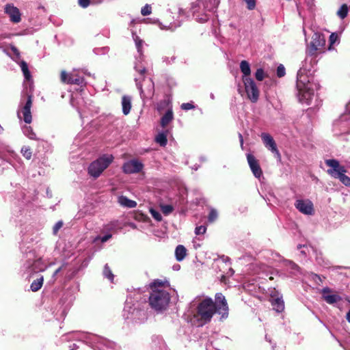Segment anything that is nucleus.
<instances>
[{"instance_id": "obj_1", "label": "nucleus", "mask_w": 350, "mask_h": 350, "mask_svg": "<svg viewBox=\"0 0 350 350\" xmlns=\"http://www.w3.org/2000/svg\"><path fill=\"white\" fill-rule=\"evenodd\" d=\"M228 306L225 296L217 293L215 295V301L212 298L206 297L201 300L196 307V313L194 318L198 321V326H202L209 323L213 315L217 314L221 321L226 319L228 317Z\"/></svg>"}, {"instance_id": "obj_2", "label": "nucleus", "mask_w": 350, "mask_h": 350, "mask_svg": "<svg viewBox=\"0 0 350 350\" xmlns=\"http://www.w3.org/2000/svg\"><path fill=\"white\" fill-rule=\"evenodd\" d=\"M144 299L139 291L131 292L125 301L123 317L126 321L132 323H143L147 319L144 310Z\"/></svg>"}, {"instance_id": "obj_3", "label": "nucleus", "mask_w": 350, "mask_h": 350, "mask_svg": "<svg viewBox=\"0 0 350 350\" xmlns=\"http://www.w3.org/2000/svg\"><path fill=\"white\" fill-rule=\"evenodd\" d=\"M170 283L167 281L155 280L150 284L152 292L149 296L150 307L159 312L165 310L170 301V295L167 291Z\"/></svg>"}, {"instance_id": "obj_4", "label": "nucleus", "mask_w": 350, "mask_h": 350, "mask_svg": "<svg viewBox=\"0 0 350 350\" xmlns=\"http://www.w3.org/2000/svg\"><path fill=\"white\" fill-rule=\"evenodd\" d=\"M62 340L82 341L90 344L93 348L97 350H117L118 349L117 344L113 341L97 335L79 332H72L62 336Z\"/></svg>"}, {"instance_id": "obj_5", "label": "nucleus", "mask_w": 350, "mask_h": 350, "mask_svg": "<svg viewBox=\"0 0 350 350\" xmlns=\"http://www.w3.org/2000/svg\"><path fill=\"white\" fill-rule=\"evenodd\" d=\"M220 3L219 0H197L191 3V9L196 21L206 22L209 18L207 12H215Z\"/></svg>"}, {"instance_id": "obj_6", "label": "nucleus", "mask_w": 350, "mask_h": 350, "mask_svg": "<svg viewBox=\"0 0 350 350\" xmlns=\"http://www.w3.org/2000/svg\"><path fill=\"white\" fill-rule=\"evenodd\" d=\"M317 63L316 55L306 53V57L301 62V66L297 72L296 85L299 88H304L306 85V81L314 80L312 74Z\"/></svg>"}, {"instance_id": "obj_7", "label": "nucleus", "mask_w": 350, "mask_h": 350, "mask_svg": "<svg viewBox=\"0 0 350 350\" xmlns=\"http://www.w3.org/2000/svg\"><path fill=\"white\" fill-rule=\"evenodd\" d=\"M133 38L138 53V55L135 57L134 69L135 72L139 74V76L135 77V81L137 88L139 90L140 95L142 97L144 96V90L142 88V81L144 80V75L146 71L144 64L143 63L142 45L144 44V41L135 34H133Z\"/></svg>"}, {"instance_id": "obj_8", "label": "nucleus", "mask_w": 350, "mask_h": 350, "mask_svg": "<svg viewBox=\"0 0 350 350\" xmlns=\"http://www.w3.org/2000/svg\"><path fill=\"white\" fill-rule=\"evenodd\" d=\"M305 85L304 88H299L297 85V98L301 103L310 105L312 104L313 98L317 97L314 92L319 88V84L314 80H309V81H306ZM315 102L319 103L317 98L315 99ZM315 105L318 106L319 103Z\"/></svg>"}, {"instance_id": "obj_9", "label": "nucleus", "mask_w": 350, "mask_h": 350, "mask_svg": "<svg viewBox=\"0 0 350 350\" xmlns=\"http://www.w3.org/2000/svg\"><path fill=\"white\" fill-rule=\"evenodd\" d=\"M332 131L336 136L350 134V100L346 104L344 112L334 122Z\"/></svg>"}, {"instance_id": "obj_10", "label": "nucleus", "mask_w": 350, "mask_h": 350, "mask_svg": "<svg viewBox=\"0 0 350 350\" xmlns=\"http://www.w3.org/2000/svg\"><path fill=\"white\" fill-rule=\"evenodd\" d=\"M33 96L27 94L26 96H23L20 103V109L18 111L17 115L20 120H23L27 124H30L32 121V116L31 108L33 103Z\"/></svg>"}, {"instance_id": "obj_11", "label": "nucleus", "mask_w": 350, "mask_h": 350, "mask_svg": "<svg viewBox=\"0 0 350 350\" xmlns=\"http://www.w3.org/2000/svg\"><path fill=\"white\" fill-rule=\"evenodd\" d=\"M113 160L111 154H103L92 162L88 167L89 175H100Z\"/></svg>"}, {"instance_id": "obj_12", "label": "nucleus", "mask_w": 350, "mask_h": 350, "mask_svg": "<svg viewBox=\"0 0 350 350\" xmlns=\"http://www.w3.org/2000/svg\"><path fill=\"white\" fill-rule=\"evenodd\" d=\"M27 260L23 264L22 268L25 271L39 272L45 269V265L40 258L34 259L35 252L29 251L26 254Z\"/></svg>"}, {"instance_id": "obj_13", "label": "nucleus", "mask_w": 350, "mask_h": 350, "mask_svg": "<svg viewBox=\"0 0 350 350\" xmlns=\"http://www.w3.org/2000/svg\"><path fill=\"white\" fill-rule=\"evenodd\" d=\"M325 45V36L319 32H314L310 43L308 45L306 53L316 55L318 51H321Z\"/></svg>"}, {"instance_id": "obj_14", "label": "nucleus", "mask_w": 350, "mask_h": 350, "mask_svg": "<svg viewBox=\"0 0 350 350\" xmlns=\"http://www.w3.org/2000/svg\"><path fill=\"white\" fill-rule=\"evenodd\" d=\"M243 82L248 98L256 103L259 97V90L255 81L252 78H243Z\"/></svg>"}, {"instance_id": "obj_15", "label": "nucleus", "mask_w": 350, "mask_h": 350, "mask_svg": "<svg viewBox=\"0 0 350 350\" xmlns=\"http://www.w3.org/2000/svg\"><path fill=\"white\" fill-rule=\"evenodd\" d=\"M61 81L65 83L75 84L81 87L85 85L84 78L79 75L75 71L70 73H67L66 71H62Z\"/></svg>"}, {"instance_id": "obj_16", "label": "nucleus", "mask_w": 350, "mask_h": 350, "mask_svg": "<svg viewBox=\"0 0 350 350\" xmlns=\"http://www.w3.org/2000/svg\"><path fill=\"white\" fill-rule=\"evenodd\" d=\"M260 137L265 146L274 154L275 158L280 159V153L278 150L277 145L271 135L267 133H261Z\"/></svg>"}, {"instance_id": "obj_17", "label": "nucleus", "mask_w": 350, "mask_h": 350, "mask_svg": "<svg viewBox=\"0 0 350 350\" xmlns=\"http://www.w3.org/2000/svg\"><path fill=\"white\" fill-rule=\"evenodd\" d=\"M295 206L304 215H311L314 213L313 204L309 200H297L295 202Z\"/></svg>"}, {"instance_id": "obj_18", "label": "nucleus", "mask_w": 350, "mask_h": 350, "mask_svg": "<svg viewBox=\"0 0 350 350\" xmlns=\"http://www.w3.org/2000/svg\"><path fill=\"white\" fill-rule=\"evenodd\" d=\"M4 12L10 17L13 23H18L21 21V12L19 9L12 3H7L4 7Z\"/></svg>"}, {"instance_id": "obj_19", "label": "nucleus", "mask_w": 350, "mask_h": 350, "mask_svg": "<svg viewBox=\"0 0 350 350\" xmlns=\"http://www.w3.org/2000/svg\"><path fill=\"white\" fill-rule=\"evenodd\" d=\"M325 163L326 165L329 167L327 172L329 174L335 172L336 173V175H345V174L347 172L345 167L342 165H340L338 161L336 159H327L325 160Z\"/></svg>"}, {"instance_id": "obj_20", "label": "nucleus", "mask_w": 350, "mask_h": 350, "mask_svg": "<svg viewBox=\"0 0 350 350\" xmlns=\"http://www.w3.org/2000/svg\"><path fill=\"white\" fill-rule=\"evenodd\" d=\"M143 168V164L137 160H131L123 165L124 172L126 174H135L139 172Z\"/></svg>"}, {"instance_id": "obj_21", "label": "nucleus", "mask_w": 350, "mask_h": 350, "mask_svg": "<svg viewBox=\"0 0 350 350\" xmlns=\"http://www.w3.org/2000/svg\"><path fill=\"white\" fill-rule=\"evenodd\" d=\"M332 290L328 287H325L321 290L323 299L329 304H334L340 301L341 297L337 294H331Z\"/></svg>"}, {"instance_id": "obj_22", "label": "nucleus", "mask_w": 350, "mask_h": 350, "mask_svg": "<svg viewBox=\"0 0 350 350\" xmlns=\"http://www.w3.org/2000/svg\"><path fill=\"white\" fill-rule=\"evenodd\" d=\"M247 160L254 175H260L262 171L255 157L251 154H247Z\"/></svg>"}, {"instance_id": "obj_23", "label": "nucleus", "mask_w": 350, "mask_h": 350, "mask_svg": "<svg viewBox=\"0 0 350 350\" xmlns=\"http://www.w3.org/2000/svg\"><path fill=\"white\" fill-rule=\"evenodd\" d=\"M154 23H158L159 28L162 30H169L171 31H174L176 28L180 27L182 23L180 21H174L172 23H170L167 25H163L162 23L159 22L158 19L154 20Z\"/></svg>"}, {"instance_id": "obj_24", "label": "nucleus", "mask_w": 350, "mask_h": 350, "mask_svg": "<svg viewBox=\"0 0 350 350\" xmlns=\"http://www.w3.org/2000/svg\"><path fill=\"white\" fill-rule=\"evenodd\" d=\"M118 202L120 206L126 208H132L137 206V202L135 201L130 200L124 196H120L118 198Z\"/></svg>"}, {"instance_id": "obj_25", "label": "nucleus", "mask_w": 350, "mask_h": 350, "mask_svg": "<svg viewBox=\"0 0 350 350\" xmlns=\"http://www.w3.org/2000/svg\"><path fill=\"white\" fill-rule=\"evenodd\" d=\"M122 113L124 115H128L131 109V97L127 95H124L122 98Z\"/></svg>"}, {"instance_id": "obj_26", "label": "nucleus", "mask_w": 350, "mask_h": 350, "mask_svg": "<svg viewBox=\"0 0 350 350\" xmlns=\"http://www.w3.org/2000/svg\"><path fill=\"white\" fill-rule=\"evenodd\" d=\"M174 119L172 109H168L165 113L161 118V126L165 128Z\"/></svg>"}, {"instance_id": "obj_27", "label": "nucleus", "mask_w": 350, "mask_h": 350, "mask_svg": "<svg viewBox=\"0 0 350 350\" xmlns=\"http://www.w3.org/2000/svg\"><path fill=\"white\" fill-rule=\"evenodd\" d=\"M22 131L23 134L29 139L36 141L40 140V138L37 137L36 133L30 126H23L22 127Z\"/></svg>"}, {"instance_id": "obj_28", "label": "nucleus", "mask_w": 350, "mask_h": 350, "mask_svg": "<svg viewBox=\"0 0 350 350\" xmlns=\"http://www.w3.org/2000/svg\"><path fill=\"white\" fill-rule=\"evenodd\" d=\"M187 255V249L183 245H178L175 250V257L177 261H182Z\"/></svg>"}, {"instance_id": "obj_29", "label": "nucleus", "mask_w": 350, "mask_h": 350, "mask_svg": "<svg viewBox=\"0 0 350 350\" xmlns=\"http://www.w3.org/2000/svg\"><path fill=\"white\" fill-rule=\"evenodd\" d=\"M240 70L243 73V78H250L251 68L249 62L246 60H243L240 63Z\"/></svg>"}, {"instance_id": "obj_30", "label": "nucleus", "mask_w": 350, "mask_h": 350, "mask_svg": "<svg viewBox=\"0 0 350 350\" xmlns=\"http://www.w3.org/2000/svg\"><path fill=\"white\" fill-rule=\"evenodd\" d=\"M271 305H272L273 309L277 312H281L284 309V301L282 299V297L281 298L278 297V298L273 299L271 301Z\"/></svg>"}, {"instance_id": "obj_31", "label": "nucleus", "mask_w": 350, "mask_h": 350, "mask_svg": "<svg viewBox=\"0 0 350 350\" xmlns=\"http://www.w3.org/2000/svg\"><path fill=\"white\" fill-rule=\"evenodd\" d=\"M155 142L161 146L164 147L167 145V131L159 133L155 137Z\"/></svg>"}, {"instance_id": "obj_32", "label": "nucleus", "mask_w": 350, "mask_h": 350, "mask_svg": "<svg viewBox=\"0 0 350 350\" xmlns=\"http://www.w3.org/2000/svg\"><path fill=\"white\" fill-rule=\"evenodd\" d=\"M44 278L40 276L39 278L33 280L31 284L30 288L33 292H36L41 288L43 284Z\"/></svg>"}, {"instance_id": "obj_33", "label": "nucleus", "mask_w": 350, "mask_h": 350, "mask_svg": "<svg viewBox=\"0 0 350 350\" xmlns=\"http://www.w3.org/2000/svg\"><path fill=\"white\" fill-rule=\"evenodd\" d=\"M19 64L25 78L27 80H29L31 77V74L29 70L27 64L25 61L22 60L20 62Z\"/></svg>"}, {"instance_id": "obj_34", "label": "nucleus", "mask_w": 350, "mask_h": 350, "mask_svg": "<svg viewBox=\"0 0 350 350\" xmlns=\"http://www.w3.org/2000/svg\"><path fill=\"white\" fill-rule=\"evenodd\" d=\"M348 14V7L346 4H342L337 12V15L341 19H344Z\"/></svg>"}, {"instance_id": "obj_35", "label": "nucleus", "mask_w": 350, "mask_h": 350, "mask_svg": "<svg viewBox=\"0 0 350 350\" xmlns=\"http://www.w3.org/2000/svg\"><path fill=\"white\" fill-rule=\"evenodd\" d=\"M103 275L110 282H113V278H114V275L113 274L112 271H111V269L107 264H106L104 267Z\"/></svg>"}, {"instance_id": "obj_36", "label": "nucleus", "mask_w": 350, "mask_h": 350, "mask_svg": "<svg viewBox=\"0 0 350 350\" xmlns=\"http://www.w3.org/2000/svg\"><path fill=\"white\" fill-rule=\"evenodd\" d=\"M284 265L291 270V273H294L298 270V266L293 262L288 260H284Z\"/></svg>"}, {"instance_id": "obj_37", "label": "nucleus", "mask_w": 350, "mask_h": 350, "mask_svg": "<svg viewBox=\"0 0 350 350\" xmlns=\"http://www.w3.org/2000/svg\"><path fill=\"white\" fill-rule=\"evenodd\" d=\"M3 152L12 154L13 153V150L9 145L6 144L3 142L0 141V153Z\"/></svg>"}, {"instance_id": "obj_38", "label": "nucleus", "mask_w": 350, "mask_h": 350, "mask_svg": "<svg viewBox=\"0 0 350 350\" xmlns=\"http://www.w3.org/2000/svg\"><path fill=\"white\" fill-rule=\"evenodd\" d=\"M21 154H23V156L25 159L29 160L31 158L32 152H31V148L29 146H23L21 148Z\"/></svg>"}, {"instance_id": "obj_39", "label": "nucleus", "mask_w": 350, "mask_h": 350, "mask_svg": "<svg viewBox=\"0 0 350 350\" xmlns=\"http://www.w3.org/2000/svg\"><path fill=\"white\" fill-rule=\"evenodd\" d=\"M161 209L165 215H168L174 211V207L170 204H162Z\"/></svg>"}, {"instance_id": "obj_40", "label": "nucleus", "mask_w": 350, "mask_h": 350, "mask_svg": "<svg viewBox=\"0 0 350 350\" xmlns=\"http://www.w3.org/2000/svg\"><path fill=\"white\" fill-rule=\"evenodd\" d=\"M10 49L14 55V57H13L12 59L16 62L19 60L21 58V54L18 49L12 44L10 45Z\"/></svg>"}, {"instance_id": "obj_41", "label": "nucleus", "mask_w": 350, "mask_h": 350, "mask_svg": "<svg viewBox=\"0 0 350 350\" xmlns=\"http://www.w3.org/2000/svg\"><path fill=\"white\" fill-rule=\"evenodd\" d=\"M265 74L264 70L261 68H258L255 72V78L257 81H262L265 78Z\"/></svg>"}, {"instance_id": "obj_42", "label": "nucleus", "mask_w": 350, "mask_h": 350, "mask_svg": "<svg viewBox=\"0 0 350 350\" xmlns=\"http://www.w3.org/2000/svg\"><path fill=\"white\" fill-rule=\"evenodd\" d=\"M218 214L216 210L211 209L208 216V221L210 223L215 221L217 218Z\"/></svg>"}, {"instance_id": "obj_43", "label": "nucleus", "mask_w": 350, "mask_h": 350, "mask_svg": "<svg viewBox=\"0 0 350 350\" xmlns=\"http://www.w3.org/2000/svg\"><path fill=\"white\" fill-rule=\"evenodd\" d=\"M150 213L152 217L156 221H160L162 220V216H161V213L159 211H157V210L153 209V208H150Z\"/></svg>"}, {"instance_id": "obj_44", "label": "nucleus", "mask_w": 350, "mask_h": 350, "mask_svg": "<svg viewBox=\"0 0 350 350\" xmlns=\"http://www.w3.org/2000/svg\"><path fill=\"white\" fill-rule=\"evenodd\" d=\"M334 178L338 179L345 186L350 187V176H334Z\"/></svg>"}, {"instance_id": "obj_45", "label": "nucleus", "mask_w": 350, "mask_h": 350, "mask_svg": "<svg viewBox=\"0 0 350 350\" xmlns=\"http://www.w3.org/2000/svg\"><path fill=\"white\" fill-rule=\"evenodd\" d=\"M276 75L279 78L283 77L286 75V70L282 64H280L276 70Z\"/></svg>"}, {"instance_id": "obj_46", "label": "nucleus", "mask_w": 350, "mask_h": 350, "mask_svg": "<svg viewBox=\"0 0 350 350\" xmlns=\"http://www.w3.org/2000/svg\"><path fill=\"white\" fill-rule=\"evenodd\" d=\"M64 223L62 220L58 221L53 227V234L57 235L59 230L62 228Z\"/></svg>"}, {"instance_id": "obj_47", "label": "nucleus", "mask_w": 350, "mask_h": 350, "mask_svg": "<svg viewBox=\"0 0 350 350\" xmlns=\"http://www.w3.org/2000/svg\"><path fill=\"white\" fill-rule=\"evenodd\" d=\"M152 8L150 5L146 4L141 10V14L143 16H148L151 14Z\"/></svg>"}, {"instance_id": "obj_48", "label": "nucleus", "mask_w": 350, "mask_h": 350, "mask_svg": "<svg viewBox=\"0 0 350 350\" xmlns=\"http://www.w3.org/2000/svg\"><path fill=\"white\" fill-rule=\"evenodd\" d=\"M247 5V8L249 10H253L256 8V0H242Z\"/></svg>"}, {"instance_id": "obj_49", "label": "nucleus", "mask_w": 350, "mask_h": 350, "mask_svg": "<svg viewBox=\"0 0 350 350\" xmlns=\"http://www.w3.org/2000/svg\"><path fill=\"white\" fill-rule=\"evenodd\" d=\"M206 231V227L205 226H197L195 229V233L197 235L204 234Z\"/></svg>"}, {"instance_id": "obj_50", "label": "nucleus", "mask_w": 350, "mask_h": 350, "mask_svg": "<svg viewBox=\"0 0 350 350\" xmlns=\"http://www.w3.org/2000/svg\"><path fill=\"white\" fill-rule=\"evenodd\" d=\"M183 110L188 111L195 108V106L191 103H185L180 106Z\"/></svg>"}, {"instance_id": "obj_51", "label": "nucleus", "mask_w": 350, "mask_h": 350, "mask_svg": "<svg viewBox=\"0 0 350 350\" xmlns=\"http://www.w3.org/2000/svg\"><path fill=\"white\" fill-rule=\"evenodd\" d=\"M167 105L166 100H162L157 104V109L158 111L161 112L163 109Z\"/></svg>"}, {"instance_id": "obj_52", "label": "nucleus", "mask_w": 350, "mask_h": 350, "mask_svg": "<svg viewBox=\"0 0 350 350\" xmlns=\"http://www.w3.org/2000/svg\"><path fill=\"white\" fill-rule=\"evenodd\" d=\"M79 5L83 8H86L90 4V0H78Z\"/></svg>"}, {"instance_id": "obj_53", "label": "nucleus", "mask_w": 350, "mask_h": 350, "mask_svg": "<svg viewBox=\"0 0 350 350\" xmlns=\"http://www.w3.org/2000/svg\"><path fill=\"white\" fill-rule=\"evenodd\" d=\"M338 36L336 33H332L330 36H329V43H330V46L332 45L333 44L335 43L336 39H337Z\"/></svg>"}, {"instance_id": "obj_54", "label": "nucleus", "mask_w": 350, "mask_h": 350, "mask_svg": "<svg viewBox=\"0 0 350 350\" xmlns=\"http://www.w3.org/2000/svg\"><path fill=\"white\" fill-rule=\"evenodd\" d=\"M111 237V234H105L103 237H100V241L102 243H105V242L107 241Z\"/></svg>"}, {"instance_id": "obj_55", "label": "nucleus", "mask_w": 350, "mask_h": 350, "mask_svg": "<svg viewBox=\"0 0 350 350\" xmlns=\"http://www.w3.org/2000/svg\"><path fill=\"white\" fill-rule=\"evenodd\" d=\"M239 138L240 141L241 147L242 149H243V137L241 133H239Z\"/></svg>"}, {"instance_id": "obj_56", "label": "nucleus", "mask_w": 350, "mask_h": 350, "mask_svg": "<svg viewBox=\"0 0 350 350\" xmlns=\"http://www.w3.org/2000/svg\"><path fill=\"white\" fill-rule=\"evenodd\" d=\"M152 341L154 342H158V343H161V338L159 336H153L152 337Z\"/></svg>"}, {"instance_id": "obj_57", "label": "nucleus", "mask_w": 350, "mask_h": 350, "mask_svg": "<svg viewBox=\"0 0 350 350\" xmlns=\"http://www.w3.org/2000/svg\"><path fill=\"white\" fill-rule=\"evenodd\" d=\"M61 270L62 267H59L58 269H57L53 274V278H55L56 275L60 272Z\"/></svg>"}, {"instance_id": "obj_58", "label": "nucleus", "mask_w": 350, "mask_h": 350, "mask_svg": "<svg viewBox=\"0 0 350 350\" xmlns=\"http://www.w3.org/2000/svg\"><path fill=\"white\" fill-rule=\"evenodd\" d=\"M78 345L77 344H72L71 345L69 348H70V350H77L78 349Z\"/></svg>"}, {"instance_id": "obj_59", "label": "nucleus", "mask_w": 350, "mask_h": 350, "mask_svg": "<svg viewBox=\"0 0 350 350\" xmlns=\"http://www.w3.org/2000/svg\"><path fill=\"white\" fill-rule=\"evenodd\" d=\"M221 258L226 263L230 262V258L228 256H222Z\"/></svg>"}, {"instance_id": "obj_60", "label": "nucleus", "mask_w": 350, "mask_h": 350, "mask_svg": "<svg viewBox=\"0 0 350 350\" xmlns=\"http://www.w3.org/2000/svg\"><path fill=\"white\" fill-rule=\"evenodd\" d=\"M178 14L180 16H183L186 14V12H185L183 9H179ZM187 17V15H185V18Z\"/></svg>"}, {"instance_id": "obj_61", "label": "nucleus", "mask_w": 350, "mask_h": 350, "mask_svg": "<svg viewBox=\"0 0 350 350\" xmlns=\"http://www.w3.org/2000/svg\"><path fill=\"white\" fill-rule=\"evenodd\" d=\"M347 319L349 323H350V310L347 314Z\"/></svg>"}, {"instance_id": "obj_62", "label": "nucleus", "mask_w": 350, "mask_h": 350, "mask_svg": "<svg viewBox=\"0 0 350 350\" xmlns=\"http://www.w3.org/2000/svg\"><path fill=\"white\" fill-rule=\"evenodd\" d=\"M210 97H211V99H213H213H215V96H214V94H213V93H211V94H210Z\"/></svg>"}, {"instance_id": "obj_63", "label": "nucleus", "mask_w": 350, "mask_h": 350, "mask_svg": "<svg viewBox=\"0 0 350 350\" xmlns=\"http://www.w3.org/2000/svg\"><path fill=\"white\" fill-rule=\"evenodd\" d=\"M298 248H299V249H301V248H307V247H306L305 245H299L298 246Z\"/></svg>"}, {"instance_id": "obj_64", "label": "nucleus", "mask_w": 350, "mask_h": 350, "mask_svg": "<svg viewBox=\"0 0 350 350\" xmlns=\"http://www.w3.org/2000/svg\"><path fill=\"white\" fill-rule=\"evenodd\" d=\"M301 253L303 254H306V250H301Z\"/></svg>"}]
</instances>
